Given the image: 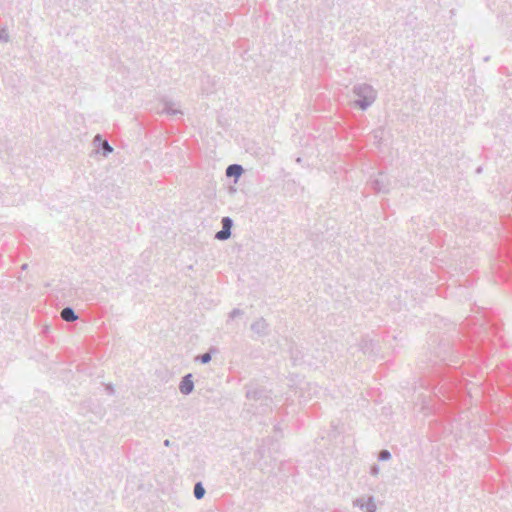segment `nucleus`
Instances as JSON below:
<instances>
[{"label": "nucleus", "instance_id": "11", "mask_svg": "<svg viewBox=\"0 0 512 512\" xmlns=\"http://www.w3.org/2000/svg\"><path fill=\"white\" fill-rule=\"evenodd\" d=\"M61 318L66 322H74L78 319V315L75 313L72 307H65L62 309Z\"/></svg>", "mask_w": 512, "mask_h": 512}, {"label": "nucleus", "instance_id": "14", "mask_svg": "<svg viewBox=\"0 0 512 512\" xmlns=\"http://www.w3.org/2000/svg\"><path fill=\"white\" fill-rule=\"evenodd\" d=\"M378 459L380 461H388L391 459V453L390 451L386 450V449H383L379 452L378 454Z\"/></svg>", "mask_w": 512, "mask_h": 512}, {"label": "nucleus", "instance_id": "8", "mask_svg": "<svg viewBox=\"0 0 512 512\" xmlns=\"http://www.w3.org/2000/svg\"><path fill=\"white\" fill-rule=\"evenodd\" d=\"M97 141H99L97 152L101 153L103 156H107L108 154L112 153V151H113L112 146L108 143L107 140H102L100 134H97L94 137V142H97Z\"/></svg>", "mask_w": 512, "mask_h": 512}, {"label": "nucleus", "instance_id": "16", "mask_svg": "<svg viewBox=\"0 0 512 512\" xmlns=\"http://www.w3.org/2000/svg\"><path fill=\"white\" fill-rule=\"evenodd\" d=\"M244 314V312L239 309V308H234L230 313H229V318L230 319H234L236 317H239V316H242Z\"/></svg>", "mask_w": 512, "mask_h": 512}, {"label": "nucleus", "instance_id": "12", "mask_svg": "<svg viewBox=\"0 0 512 512\" xmlns=\"http://www.w3.org/2000/svg\"><path fill=\"white\" fill-rule=\"evenodd\" d=\"M217 352V349L215 347H211L208 352L198 355L196 357V360L199 361L202 364H207L212 359V354Z\"/></svg>", "mask_w": 512, "mask_h": 512}, {"label": "nucleus", "instance_id": "1", "mask_svg": "<svg viewBox=\"0 0 512 512\" xmlns=\"http://www.w3.org/2000/svg\"><path fill=\"white\" fill-rule=\"evenodd\" d=\"M246 398L254 413L264 414L272 409L271 392L264 387L247 385Z\"/></svg>", "mask_w": 512, "mask_h": 512}, {"label": "nucleus", "instance_id": "17", "mask_svg": "<svg viewBox=\"0 0 512 512\" xmlns=\"http://www.w3.org/2000/svg\"><path fill=\"white\" fill-rule=\"evenodd\" d=\"M306 387L309 389V390H313V394L314 395H317V393L319 392V389L317 387V385H312L310 383H307L306 384Z\"/></svg>", "mask_w": 512, "mask_h": 512}, {"label": "nucleus", "instance_id": "18", "mask_svg": "<svg viewBox=\"0 0 512 512\" xmlns=\"http://www.w3.org/2000/svg\"><path fill=\"white\" fill-rule=\"evenodd\" d=\"M379 471H380V468L378 465H373L371 467V470H370V473L373 475V476H376L379 474Z\"/></svg>", "mask_w": 512, "mask_h": 512}, {"label": "nucleus", "instance_id": "7", "mask_svg": "<svg viewBox=\"0 0 512 512\" xmlns=\"http://www.w3.org/2000/svg\"><path fill=\"white\" fill-rule=\"evenodd\" d=\"M193 389H194L193 376L191 373L186 374L182 378V380L179 384V390L182 394L189 395L190 393H192Z\"/></svg>", "mask_w": 512, "mask_h": 512}, {"label": "nucleus", "instance_id": "10", "mask_svg": "<svg viewBox=\"0 0 512 512\" xmlns=\"http://www.w3.org/2000/svg\"><path fill=\"white\" fill-rule=\"evenodd\" d=\"M243 172L244 169L240 164H231L226 168V176L234 177L235 181H237L238 178H240Z\"/></svg>", "mask_w": 512, "mask_h": 512}, {"label": "nucleus", "instance_id": "6", "mask_svg": "<svg viewBox=\"0 0 512 512\" xmlns=\"http://www.w3.org/2000/svg\"><path fill=\"white\" fill-rule=\"evenodd\" d=\"M371 186L378 193H387L389 191L388 182L382 174L371 180Z\"/></svg>", "mask_w": 512, "mask_h": 512}, {"label": "nucleus", "instance_id": "9", "mask_svg": "<svg viewBox=\"0 0 512 512\" xmlns=\"http://www.w3.org/2000/svg\"><path fill=\"white\" fill-rule=\"evenodd\" d=\"M176 103L172 101L165 100L163 103V108L161 110V113H166L168 115L177 116V115H183V112L176 107Z\"/></svg>", "mask_w": 512, "mask_h": 512}, {"label": "nucleus", "instance_id": "21", "mask_svg": "<svg viewBox=\"0 0 512 512\" xmlns=\"http://www.w3.org/2000/svg\"><path fill=\"white\" fill-rule=\"evenodd\" d=\"M26 268H27V264H23L22 269H26Z\"/></svg>", "mask_w": 512, "mask_h": 512}, {"label": "nucleus", "instance_id": "3", "mask_svg": "<svg viewBox=\"0 0 512 512\" xmlns=\"http://www.w3.org/2000/svg\"><path fill=\"white\" fill-rule=\"evenodd\" d=\"M353 506L358 507L364 512H376L377 506L373 496L359 497L353 501Z\"/></svg>", "mask_w": 512, "mask_h": 512}, {"label": "nucleus", "instance_id": "5", "mask_svg": "<svg viewBox=\"0 0 512 512\" xmlns=\"http://www.w3.org/2000/svg\"><path fill=\"white\" fill-rule=\"evenodd\" d=\"M222 229L215 234L217 240H227L231 236L233 220L230 217H223L221 220Z\"/></svg>", "mask_w": 512, "mask_h": 512}, {"label": "nucleus", "instance_id": "20", "mask_svg": "<svg viewBox=\"0 0 512 512\" xmlns=\"http://www.w3.org/2000/svg\"><path fill=\"white\" fill-rule=\"evenodd\" d=\"M164 445H165L166 447H169V446L171 445L170 440H169V439L164 440Z\"/></svg>", "mask_w": 512, "mask_h": 512}, {"label": "nucleus", "instance_id": "2", "mask_svg": "<svg viewBox=\"0 0 512 512\" xmlns=\"http://www.w3.org/2000/svg\"><path fill=\"white\" fill-rule=\"evenodd\" d=\"M353 94L357 97L354 101V105L359 107L361 110H366L376 100L377 92L374 88L366 83L356 84L353 86Z\"/></svg>", "mask_w": 512, "mask_h": 512}, {"label": "nucleus", "instance_id": "13", "mask_svg": "<svg viewBox=\"0 0 512 512\" xmlns=\"http://www.w3.org/2000/svg\"><path fill=\"white\" fill-rule=\"evenodd\" d=\"M193 493H194V497L197 500H200V499H202L204 497L206 491H205V488H204V486H203V484L201 482H197L194 485Z\"/></svg>", "mask_w": 512, "mask_h": 512}, {"label": "nucleus", "instance_id": "15", "mask_svg": "<svg viewBox=\"0 0 512 512\" xmlns=\"http://www.w3.org/2000/svg\"><path fill=\"white\" fill-rule=\"evenodd\" d=\"M9 41V34L6 28L0 29V42L7 43Z\"/></svg>", "mask_w": 512, "mask_h": 512}, {"label": "nucleus", "instance_id": "19", "mask_svg": "<svg viewBox=\"0 0 512 512\" xmlns=\"http://www.w3.org/2000/svg\"><path fill=\"white\" fill-rule=\"evenodd\" d=\"M106 390L109 394H113L114 393V388L111 384H108L106 385Z\"/></svg>", "mask_w": 512, "mask_h": 512}, {"label": "nucleus", "instance_id": "4", "mask_svg": "<svg viewBox=\"0 0 512 512\" xmlns=\"http://www.w3.org/2000/svg\"><path fill=\"white\" fill-rule=\"evenodd\" d=\"M250 329L258 337H264L269 334V324L263 317L256 319L251 324Z\"/></svg>", "mask_w": 512, "mask_h": 512}]
</instances>
